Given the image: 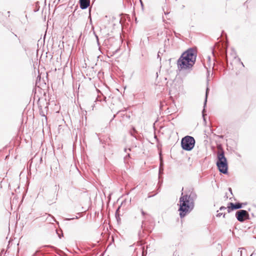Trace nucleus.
Returning <instances> with one entry per match:
<instances>
[{
    "label": "nucleus",
    "instance_id": "obj_6",
    "mask_svg": "<svg viewBox=\"0 0 256 256\" xmlns=\"http://www.w3.org/2000/svg\"><path fill=\"white\" fill-rule=\"evenodd\" d=\"M242 208V204L240 203H236V204H234L232 202H230L227 207L228 208V212H230L232 210H236L238 208Z\"/></svg>",
    "mask_w": 256,
    "mask_h": 256
},
{
    "label": "nucleus",
    "instance_id": "obj_4",
    "mask_svg": "<svg viewBox=\"0 0 256 256\" xmlns=\"http://www.w3.org/2000/svg\"><path fill=\"white\" fill-rule=\"evenodd\" d=\"M194 139L190 136H186L182 140V147L186 150H191L194 147Z\"/></svg>",
    "mask_w": 256,
    "mask_h": 256
},
{
    "label": "nucleus",
    "instance_id": "obj_11",
    "mask_svg": "<svg viewBox=\"0 0 256 256\" xmlns=\"http://www.w3.org/2000/svg\"><path fill=\"white\" fill-rule=\"evenodd\" d=\"M222 207H220V210H222Z\"/></svg>",
    "mask_w": 256,
    "mask_h": 256
},
{
    "label": "nucleus",
    "instance_id": "obj_1",
    "mask_svg": "<svg viewBox=\"0 0 256 256\" xmlns=\"http://www.w3.org/2000/svg\"><path fill=\"white\" fill-rule=\"evenodd\" d=\"M196 57V50L190 48L184 52L178 60L180 70H186L191 68L194 64Z\"/></svg>",
    "mask_w": 256,
    "mask_h": 256
},
{
    "label": "nucleus",
    "instance_id": "obj_12",
    "mask_svg": "<svg viewBox=\"0 0 256 256\" xmlns=\"http://www.w3.org/2000/svg\"><path fill=\"white\" fill-rule=\"evenodd\" d=\"M229 190H230V192L232 191V190H231V188H229Z\"/></svg>",
    "mask_w": 256,
    "mask_h": 256
},
{
    "label": "nucleus",
    "instance_id": "obj_3",
    "mask_svg": "<svg viewBox=\"0 0 256 256\" xmlns=\"http://www.w3.org/2000/svg\"><path fill=\"white\" fill-rule=\"evenodd\" d=\"M217 158L216 165L218 168L221 172L224 174V151L221 144L217 146Z\"/></svg>",
    "mask_w": 256,
    "mask_h": 256
},
{
    "label": "nucleus",
    "instance_id": "obj_8",
    "mask_svg": "<svg viewBox=\"0 0 256 256\" xmlns=\"http://www.w3.org/2000/svg\"><path fill=\"white\" fill-rule=\"evenodd\" d=\"M216 50H218L220 52H223V43L222 42H218L214 47Z\"/></svg>",
    "mask_w": 256,
    "mask_h": 256
},
{
    "label": "nucleus",
    "instance_id": "obj_7",
    "mask_svg": "<svg viewBox=\"0 0 256 256\" xmlns=\"http://www.w3.org/2000/svg\"><path fill=\"white\" fill-rule=\"evenodd\" d=\"M80 7L82 9L86 8L90 4V0H80Z\"/></svg>",
    "mask_w": 256,
    "mask_h": 256
},
{
    "label": "nucleus",
    "instance_id": "obj_5",
    "mask_svg": "<svg viewBox=\"0 0 256 256\" xmlns=\"http://www.w3.org/2000/svg\"><path fill=\"white\" fill-rule=\"evenodd\" d=\"M237 220L240 222H243L249 218V214L246 210H240L236 214Z\"/></svg>",
    "mask_w": 256,
    "mask_h": 256
},
{
    "label": "nucleus",
    "instance_id": "obj_9",
    "mask_svg": "<svg viewBox=\"0 0 256 256\" xmlns=\"http://www.w3.org/2000/svg\"><path fill=\"white\" fill-rule=\"evenodd\" d=\"M227 170H228V167H227V164H226V160L225 159V174H227Z\"/></svg>",
    "mask_w": 256,
    "mask_h": 256
},
{
    "label": "nucleus",
    "instance_id": "obj_2",
    "mask_svg": "<svg viewBox=\"0 0 256 256\" xmlns=\"http://www.w3.org/2000/svg\"><path fill=\"white\" fill-rule=\"evenodd\" d=\"M179 203L180 216V218H184L192 210L194 202L190 196L184 195L180 198Z\"/></svg>",
    "mask_w": 256,
    "mask_h": 256
},
{
    "label": "nucleus",
    "instance_id": "obj_10",
    "mask_svg": "<svg viewBox=\"0 0 256 256\" xmlns=\"http://www.w3.org/2000/svg\"><path fill=\"white\" fill-rule=\"evenodd\" d=\"M222 213H219L217 215H216V216L218 217V216H220L222 215Z\"/></svg>",
    "mask_w": 256,
    "mask_h": 256
}]
</instances>
